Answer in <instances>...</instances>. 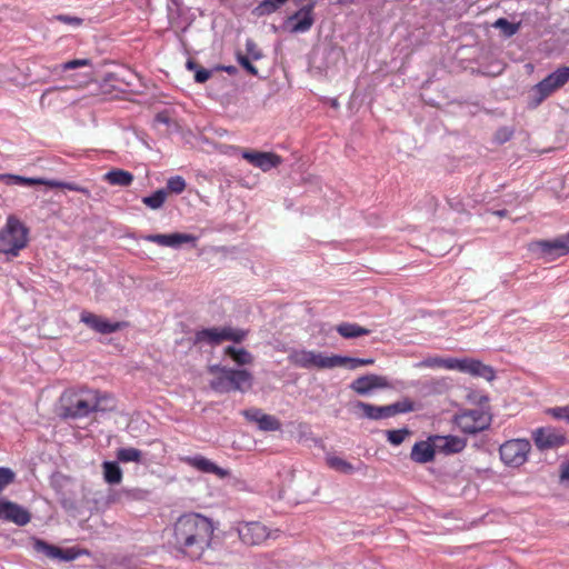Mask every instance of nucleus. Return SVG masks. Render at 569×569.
<instances>
[{
    "mask_svg": "<svg viewBox=\"0 0 569 569\" xmlns=\"http://www.w3.org/2000/svg\"><path fill=\"white\" fill-rule=\"evenodd\" d=\"M531 445L525 439H515L506 441L500 446V458L505 465L510 467H520L527 461Z\"/></svg>",
    "mask_w": 569,
    "mask_h": 569,
    "instance_id": "12",
    "label": "nucleus"
},
{
    "mask_svg": "<svg viewBox=\"0 0 569 569\" xmlns=\"http://www.w3.org/2000/svg\"><path fill=\"white\" fill-rule=\"evenodd\" d=\"M480 365H481V362L478 360H475V359H469V358L457 359L456 358L455 370H459L461 372H468L472 376H476Z\"/></svg>",
    "mask_w": 569,
    "mask_h": 569,
    "instance_id": "37",
    "label": "nucleus"
},
{
    "mask_svg": "<svg viewBox=\"0 0 569 569\" xmlns=\"http://www.w3.org/2000/svg\"><path fill=\"white\" fill-rule=\"evenodd\" d=\"M410 435V430L407 428L398 429V430H388L387 438L390 443L395 446L401 445L406 437Z\"/></svg>",
    "mask_w": 569,
    "mask_h": 569,
    "instance_id": "40",
    "label": "nucleus"
},
{
    "mask_svg": "<svg viewBox=\"0 0 569 569\" xmlns=\"http://www.w3.org/2000/svg\"><path fill=\"white\" fill-rule=\"evenodd\" d=\"M491 413L488 410H468L455 417L456 425L465 433L475 435L490 427Z\"/></svg>",
    "mask_w": 569,
    "mask_h": 569,
    "instance_id": "10",
    "label": "nucleus"
},
{
    "mask_svg": "<svg viewBox=\"0 0 569 569\" xmlns=\"http://www.w3.org/2000/svg\"><path fill=\"white\" fill-rule=\"evenodd\" d=\"M451 388L450 380L448 378L432 379L423 385L426 395H442Z\"/></svg>",
    "mask_w": 569,
    "mask_h": 569,
    "instance_id": "28",
    "label": "nucleus"
},
{
    "mask_svg": "<svg viewBox=\"0 0 569 569\" xmlns=\"http://www.w3.org/2000/svg\"><path fill=\"white\" fill-rule=\"evenodd\" d=\"M569 80V69L566 67L558 68L555 72L547 76L537 83L530 91L533 106L540 104L553 91L561 88Z\"/></svg>",
    "mask_w": 569,
    "mask_h": 569,
    "instance_id": "9",
    "label": "nucleus"
},
{
    "mask_svg": "<svg viewBox=\"0 0 569 569\" xmlns=\"http://www.w3.org/2000/svg\"><path fill=\"white\" fill-rule=\"evenodd\" d=\"M237 569H259L256 565H243L238 567Z\"/></svg>",
    "mask_w": 569,
    "mask_h": 569,
    "instance_id": "60",
    "label": "nucleus"
},
{
    "mask_svg": "<svg viewBox=\"0 0 569 569\" xmlns=\"http://www.w3.org/2000/svg\"><path fill=\"white\" fill-rule=\"evenodd\" d=\"M187 462L204 473H214L221 479L229 476L228 470L218 467L216 463L202 456L189 457L187 458Z\"/></svg>",
    "mask_w": 569,
    "mask_h": 569,
    "instance_id": "20",
    "label": "nucleus"
},
{
    "mask_svg": "<svg viewBox=\"0 0 569 569\" xmlns=\"http://www.w3.org/2000/svg\"><path fill=\"white\" fill-rule=\"evenodd\" d=\"M0 519L11 521L18 526H26L30 522L31 515L18 503L0 500Z\"/></svg>",
    "mask_w": 569,
    "mask_h": 569,
    "instance_id": "15",
    "label": "nucleus"
},
{
    "mask_svg": "<svg viewBox=\"0 0 569 569\" xmlns=\"http://www.w3.org/2000/svg\"><path fill=\"white\" fill-rule=\"evenodd\" d=\"M187 68H188L189 70H194V71H196V70H197V69H199L200 67L198 66V63H197L196 61H193V60H188V61H187Z\"/></svg>",
    "mask_w": 569,
    "mask_h": 569,
    "instance_id": "58",
    "label": "nucleus"
},
{
    "mask_svg": "<svg viewBox=\"0 0 569 569\" xmlns=\"http://www.w3.org/2000/svg\"><path fill=\"white\" fill-rule=\"evenodd\" d=\"M208 372L213 376L210 381V388L219 393L239 391L244 393L249 391L253 383V376L246 369H231L228 367L211 365L208 366Z\"/></svg>",
    "mask_w": 569,
    "mask_h": 569,
    "instance_id": "4",
    "label": "nucleus"
},
{
    "mask_svg": "<svg viewBox=\"0 0 569 569\" xmlns=\"http://www.w3.org/2000/svg\"><path fill=\"white\" fill-rule=\"evenodd\" d=\"M60 556H58V559L59 560H62V561H72L74 559H77L80 555L82 553H87L86 550H80V549H76V548H68V549H61L60 548Z\"/></svg>",
    "mask_w": 569,
    "mask_h": 569,
    "instance_id": "44",
    "label": "nucleus"
},
{
    "mask_svg": "<svg viewBox=\"0 0 569 569\" xmlns=\"http://www.w3.org/2000/svg\"><path fill=\"white\" fill-rule=\"evenodd\" d=\"M417 366L428 368H446L449 370H455L456 358L428 357L420 361Z\"/></svg>",
    "mask_w": 569,
    "mask_h": 569,
    "instance_id": "31",
    "label": "nucleus"
},
{
    "mask_svg": "<svg viewBox=\"0 0 569 569\" xmlns=\"http://www.w3.org/2000/svg\"><path fill=\"white\" fill-rule=\"evenodd\" d=\"M437 448L427 441H420L412 447L410 458L418 463H426L432 461L435 458V450Z\"/></svg>",
    "mask_w": 569,
    "mask_h": 569,
    "instance_id": "21",
    "label": "nucleus"
},
{
    "mask_svg": "<svg viewBox=\"0 0 569 569\" xmlns=\"http://www.w3.org/2000/svg\"><path fill=\"white\" fill-rule=\"evenodd\" d=\"M103 477L109 485H118L122 479V470L118 462L104 461L102 463Z\"/></svg>",
    "mask_w": 569,
    "mask_h": 569,
    "instance_id": "27",
    "label": "nucleus"
},
{
    "mask_svg": "<svg viewBox=\"0 0 569 569\" xmlns=\"http://www.w3.org/2000/svg\"><path fill=\"white\" fill-rule=\"evenodd\" d=\"M536 446L541 450L558 448L566 442V437L555 428H540L533 433Z\"/></svg>",
    "mask_w": 569,
    "mask_h": 569,
    "instance_id": "16",
    "label": "nucleus"
},
{
    "mask_svg": "<svg viewBox=\"0 0 569 569\" xmlns=\"http://www.w3.org/2000/svg\"><path fill=\"white\" fill-rule=\"evenodd\" d=\"M260 151H243L242 158L256 167Z\"/></svg>",
    "mask_w": 569,
    "mask_h": 569,
    "instance_id": "51",
    "label": "nucleus"
},
{
    "mask_svg": "<svg viewBox=\"0 0 569 569\" xmlns=\"http://www.w3.org/2000/svg\"><path fill=\"white\" fill-rule=\"evenodd\" d=\"M63 188L72 190V191L81 192V193H83L86 196H90V191L87 188L78 186L76 183L64 182V187Z\"/></svg>",
    "mask_w": 569,
    "mask_h": 569,
    "instance_id": "52",
    "label": "nucleus"
},
{
    "mask_svg": "<svg viewBox=\"0 0 569 569\" xmlns=\"http://www.w3.org/2000/svg\"><path fill=\"white\" fill-rule=\"evenodd\" d=\"M356 407L362 410L365 418L370 420H381L391 418L389 415V408L387 406H375L371 403L358 401Z\"/></svg>",
    "mask_w": 569,
    "mask_h": 569,
    "instance_id": "23",
    "label": "nucleus"
},
{
    "mask_svg": "<svg viewBox=\"0 0 569 569\" xmlns=\"http://www.w3.org/2000/svg\"><path fill=\"white\" fill-rule=\"evenodd\" d=\"M493 27L499 29L505 37L510 38L518 32L520 23H511L505 18H499L495 21Z\"/></svg>",
    "mask_w": 569,
    "mask_h": 569,
    "instance_id": "38",
    "label": "nucleus"
},
{
    "mask_svg": "<svg viewBox=\"0 0 569 569\" xmlns=\"http://www.w3.org/2000/svg\"><path fill=\"white\" fill-rule=\"evenodd\" d=\"M212 521L199 513H187L173 525V547L190 559H200L210 547L213 535Z\"/></svg>",
    "mask_w": 569,
    "mask_h": 569,
    "instance_id": "1",
    "label": "nucleus"
},
{
    "mask_svg": "<svg viewBox=\"0 0 569 569\" xmlns=\"http://www.w3.org/2000/svg\"><path fill=\"white\" fill-rule=\"evenodd\" d=\"M149 491L141 488L113 490L108 495L109 503H124L133 500H146Z\"/></svg>",
    "mask_w": 569,
    "mask_h": 569,
    "instance_id": "19",
    "label": "nucleus"
},
{
    "mask_svg": "<svg viewBox=\"0 0 569 569\" xmlns=\"http://www.w3.org/2000/svg\"><path fill=\"white\" fill-rule=\"evenodd\" d=\"M388 408L390 417H395L400 413L411 412L416 409L413 401H411L409 398H405L400 401L388 405Z\"/></svg>",
    "mask_w": 569,
    "mask_h": 569,
    "instance_id": "36",
    "label": "nucleus"
},
{
    "mask_svg": "<svg viewBox=\"0 0 569 569\" xmlns=\"http://www.w3.org/2000/svg\"><path fill=\"white\" fill-rule=\"evenodd\" d=\"M80 320L89 328L101 335H109L126 327V322H110L106 318L89 311H83Z\"/></svg>",
    "mask_w": 569,
    "mask_h": 569,
    "instance_id": "14",
    "label": "nucleus"
},
{
    "mask_svg": "<svg viewBox=\"0 0 569 569\" xmlns=\"http://www.w3.org/2000/svg\"><path fill=\"white\" fill-rule=\"evenodd\" d=\"M547 415H550L555 419L566 420L569 422V406L555 407L546 410Z\"/></svg>",
    "mask_w": 569,
    "mask_h": 569,
    "instance_id": "42",
    "label": "nucleus"
},
{
    "mask_svg": "<svg viewBox=\"0 0 569 569\" xmlns=\"http://www.w3.org/2000/svg\"><path fill=\"white\" fill-rule=\"evenodd\" d=\"M0 181L6 183L7 186H37L42 183V178H26L18 174L2 173L0 174Z\"/></svg>",
    "mask_w": 569,
    "mask_h": 569,
    "instance_id": "30",
    "label": "nucleus"
},
{
    "mask_svg": "<svg viewBox=\"0 0 569 569\" xmlns=\"http://www.w3.org/2000/svg\"><path fill=\"white\" fill-rule=\"evenodd\" d=\"M337 332L346 338V339H353L359 338L361 336H368L370 333V330L367 328H363L357 323H350V322H342L336 327Z\"/></svg>",
    "mask_w": 569,
    "mask_h": 569,
    "instance_id": "25",
    "label": "nucleus"
},
{
    "mask_svg": "<svg viewBox=\"0 0 569 569\" xmlns=\"http://www.w3.org/2000/svg\"><path fill=\"white\" fill-rule=\"evenodd\" d=\"M217 70H223V71L228 72L229 74H233L237 72V68L234 66H222V67H218Z\"/></svg>",
    "mask_w": 569,
    "mask_h": 569,
    "instance_id": "57",
    "label": "nucleus"
},
{
    "mask_svg": "<svg viewBox=\"0 0 569 569\" xmlns=\"http://www.w3.org/2000/svg\"><path fill=\"white\" fill-rule=\"evenodd\" d=\"M372 363H375V360L372 358H353L336 355V368L345 367L350 370H356L361 366H369Z\"/></svg>",
    "mask_w": 569,
    "mask_h": 569,
    "instance_id": "26",
    "label": "nucleus"
},
{
    "mask_svg": "<svg viewBox=\"0 0 569 569\" xmlns=\"http://www.w3.org/2000/svg\"><path fill=\"white\" fill-rule=\"evenodd\" d=\"M529 250L549 261L569 253V232L552 240H538L529 244Z\"/></svg>",
    "mask_w": 569,
    "mask_h": 569,
    "instance_id": "11",
    "label": "nucleus"
},
{
    "mask_svg": "<svg viewBox=\"0 0 569 569\" xmlns=\"http://www.w3.org/2000/svg\"><path fill=\"white\" fill-rule=\"evenodd\" d=\"M103 179L112 186L128 187L133 181V176L122 169H113L103 176Z\"/></svg>",
    "mask_w": 569,
    "mask_h": 569,
    "instance_id": "24",
    "label": "nucleus"
},
{
    "mask_svg": "<svg viewBox=\"0 0 569 569\" xmlns=\"http://www.w3.org/2000/svg\"><path fill=\"white\" fill-rule=\"evenodd\" d=\"M211 73H212V71H210V70H207L204 68H199L196 70L194 80L198 83H203L211 77Z\"/></svg>",
    "mask_w": 569,
    "mask_h": 569,
    "instance_id": "50",
    "label": "nucleus"
},
{
    "mask_svg": "<svg viewBox=\"0 0 569 569\" xmlns=\"http://www.w3.org/2000/svg\"><path fill=\"white\" fill-rule=\"evenodd\" d=\"M281 162V157L273 152H260L256 167L260 168L262 171H269L278 167Z\"/></svg>",
    "mask_w": 569,
    "mask_h": 569,
    "instance_id": "32",
    "label": "nucleus"
},
{
    "mask_svg": "<svg viewBox=\"0 0 569 569\" xmlns=\"http://www.w3.org/2000/svg\"><path fill=\"white\" fill-rule=\"evenodd\" d=\"M14 472L4 467H0V492L14 480Z\"/></svg>",
    "mask_w": 569,
    "mask_h": 569,
    "instance_id": "43",
    "label": "nucleus"
},
{
    "mask_svg": "<svg viewBox=\"0 0 569 569\" xmlns=\"http://www.w3.org/2000/svg\"><path fill=\"white\" fill-rule=\"evenodd\" d=\"M560 482H569V461L561 465Z\"/></svg>",
    "mask_w": 569,
    "mask_h": 569,
    "instance_id": "54",
    "label": "nucleus"
},
{
    "mask_svg": "<svg viewBox=\"0 0 569 569\" xmlns=\"http://www.w3.org/2000/svg\"><path fill=\"white\" fill-rule=\"evenodd\" d=\"M237 60H238L239 64L242 68H244L250 74H252V76H257L258 74V70L252 64L250 57H248L246 54H242L241 52H238L237 53Z\"/></svg>",
    "mask_w": 569,
    "mask_h": 569,
    "instance_id": "45",
    "label": "nucleus"
},
{
    "mask_svg": "<svg viewBox=\"0 0 569 569\" xmlns=\"http://www.w3.org/2000/svg\"><path fill=\"white\" fill-rule=\"evenodd\" d=\"M507 213H508V211H507L506 209L497 210V211L495 212V214H496V216H498V217H500V218L506 217V216H507Z\"/></svg>",
    "mask_w": 569,
    "mask_h": 569,
    "instance_id": "61",
    "label": "nucleus"
},
{
    "mask_svg": "<svg viewBox=\"0 0 569 569\" xmlns=\"http://www.w3.org/2000/svg\"><path fill=\"white\" fill-rule=\"evenodd\" d=\"M59 20L64 21V22H69V23H74V24H80L81 23V19L76 18V17L59 16Z\"/></svg>",
    "mask_w": 569,
    "mask_h": 569,
    "instance_id": "56",
    "label": "nucleus"
},
{
    "mask_svg": "<svg viewBox=\"0 0 569 569\" xmlns=\"http://www.w3.org/2000/svg\"><path fill=\"white\" fill-rule=\"evenodd\" d=\"M332 107H335V108L338 107V102L336 100L332 101Z\"/></svg>",
    "mask_w": 569,
    "mask_h": 569,
    "instance_id": "64",
    "label": "nucleus"
},
{
    "mask_svg": "<svg viewBox=\"0 0 569 569\" xmlns=\"http://www.w3.org/2000/svg\"><path fill=\"white\" fill-rule=\"evenodd\" d=\"M288 360L296 367L303 369H333L336 368V355H326L307 349H290Z\"/></svg>",
    "mask_w": 569,
    "mask_h": 569,
    "instance_id": "8",
    "label": "nucleus"
},
{
    "mask_svg": "<svg viewBox=\"0 0 569 569\" xmlns=\"http://www.w3.org/2000/svg\"><path fill=\"white\" fill-rule=\"evenodd\" d=\"M236 530L240 541L248 547L266 546L279 537L278 529H271L261 521L238 522Z\"/></svg>",
    "mask_w": 569,
    "mask_h": 569,
    "instance_id": "6",
    "label": "nucleus"
},
{
    "mask_svg": "<svg viewBox=\"0 0 569 569\" xmlns=\"http://www.w3.org/2000/svg\"><path fill=\"white\" fill-rule=\"evenodd\" d=\"M247 337V331L236 329L229 326L212 327L199 330L196 332L192 343L194 346L208 345L211 347L218 346L223 341H232L240 343Z\"/></svg>",
    "mask_w": 569,
    "mask_h": 569,
    "instance_id": "7",
    "label": "nucleus"
},
{
    "mask_svg": "<svg viewBox=\"0 0 569 569\" xmlns=\"http://www.w3.org/2000/svg\"><path fill=\"white\" fill-rule=\"evenodd\" d=\"M246 50L248 57H250L252 60H259L262 58L261 50L258 48L256 42L253 40L248 39L246 42Z\"/></svg>",
    "mask_w": 569,
    "mask_h": 569,
    "instance_id": "46",
    "label": "nucleus"
},
{
    "mask_svg": "<svg viewBox=\"0 0 569 569\" xmlns=\"http://www.w3.org/2000/svg\"><path fill=\"white\" fill-rule=\"evenodd\" d=\"M389 381L383 376L365 375L350 383V389L360 396H367L377 389L389 388Z\"/></svg>",
    "mask_w": 569,
    "mask_h": 569,
    "instance_id": "13",
    "label": "nucleus"
},
{
    "mask_svg": "<svg viewBox=\"0 0 569 569\" xmlns=\"http://www.w3.org/2000/svg\"><path fill=\"white\" fill-rule=\"evenodd\" d=\"M33 549L37 552L44 553L48 558L58 559L60 556V548L53 545H50L41 539H36L33 542Z\"/></svg>",
    "mask_w": 569,
    "mask_h": 569,
    "instance_id": "35",
    "label": "nucleus"
},
{
    "mask_svg": "<svg viewBox=\"0 0 569 569\" xmlns=\"http://www.w3.org/2000/svg\"><path fill=\"white\" fill-rule=\"evenodd\" d=\"M107 399L101 397L97 391H66L60 398L59 415L66 419H77L87 417L93 411H104L107 408L102 406V401Z\"/></svg>",
    "mask_w": 569,
    "mask_h": 569,
    "instance_id": "3",
    "label": "nucleus"
},
{
    "mask_svg": "<svg viewBox=\"0 0 569 569\" xmlns=\"http://www.w3.org/2000/svg\"><path fill=\"white\" fill-rule=\"evenodd\" d=\"M433 446L445 453H458L466 448L467 441L457 436H435L430 438Z\"/></svg>",
    "mask_w": 569,
    "mask_h": 569,
    "instance_id": "18",
    "label": "nucleus"
},
{
    "mask_svg": "<svg viewBox=\"0 0 569 569\" xmlns=\"http://www.w3.org/2000/svg\"><path fill=\"white\" fill-rule=\"evenodd\" d=\"M54 90H59V88H58V87H54V88L47 89V90L42 93V96H41V102H43V100H44L46 96H47L49 92L54 91Z\"/></svg>",
    "mask_w": 569,
    "mask_h": 569,
    "instance_id": "59",
    "label": "nucleus"
},
{
    "mask_svg": "<svg viewBox=\"0 0 569 569\" xmlns=\"http://www.w3.org/2000/svg\"><path fill=\"white\" fill-rule=\"evenodd\" d=\"M144 240L158 243L163 247L179 248L183 243H192L196 246L197 237L188 233L173 232L168 234H147Z\"/></svg>",
    "mask_w": 569,
    "mask_h": 569,
    "instance_id": "17",
    "label": "nucleus"
},
{
    "mask_svg": "<svg viewBox=\"0 0 569 569\" xmlns=\"http://www.w3.org/2000/svg\"><path fill=\"white\" fill-rule=\"evenodd\" d=\"M326 462L329 468H331L342 475H352L357 471H360V470L367 468L363 463H360L359 466L355 467L349 461H347L340 457L331 456V455H328L326 457Z\"/></svg>",
    "mask_w": 569,
    "mask_h": 569,
    "instance_id": "22",
    "label": "nucleus"
},
{
    "mask_svg": "<svg viewBox=\"0 0 569 569\" xmlns=\"http://www.w3.org/2000/svg\"><path fill=\"white\" fill-rule=\"evenodd\" d=\"M29 74H30V68L27 67V69H26V77L24 78L27 79L29 77Z\"/></svg>",
    "mask_w": 569,
    "mask_h": 569,
    "instance_id": "63",
    "label": "nucleus"
},
{
    "mask_svg": "<svg viewBox=\"0 0 569 569\" xmlns=\"http://www.w3.org/2000/svg\"><path fill=\"white\" fill-rule=\"evenodd\" d=\"M167 197H168V191L166 189H159L156 192H153L151 196L143 197L142 202L148 208L157 210L162 207Z\"/></svg>",
    "mask_w": 569,
    "mask_h": 569,
    "instance_id": "34",
    "label": "nucleus"
},
{
    "mask_svg": "<svg viewBox=\"0 0 569 569\" xmlns=\"http://www.w3.org/2000/svg\"><path fill=\"white\" fill-rule=\"evenodd\" d=\"M512 136V131L507 129V128H503V129H500L498 132H497V139L500 141V142H506L508 141Z\"/></svg>",
    "mask_w": 569,
    "mask_h": 569,
    "instance_id": "53",
    "label": "nucleus"
},
{
    "mask_svg": "<svg viewBox=\"0 0 569 569\" xmlns=\"http://www.w3.org/2000/svg\"><path fill=\"white\" fill-rule=\"evenodd\" d=\"M117 459L120 462H141L142 452L139 449L129 447L117 450Z\"/></svg>",
    "mask_w": 569,
    "mask_h": 569,
    "instance_id": "33",
    "label": "nucleus"
},
{
    "mask_svg": "<svg viewBox=\"0 0 569 569\" xmlns=\"http://www.w3.org/2000/svg\"><path fill=\"white\" fill-rule=\"evenodd\" d=\"M258 427L262 431H277L281 428V423L276 417L264 413L260 417Z\"/></svg>",
    "mask_w": 569,
    "mask_h": 569,
    "instance_id": "39",
    "label": "nucleus"
},
{
    "mask_svg": "<svg viewBox=\"0 0 569 569\" xmlns=\"http://www.w3.org/2000/svg\"><path fill=\"white\" fill-rule=\"evenodd\" d=\"M186 189V181L182 177H171L167 182V191L173 193H181Z\"/></svg>",
    "mask_w": 569,
    "mask_h": 569,
    "instance_id": "41",
    "label": "nucleus"
},
{
    "mask_svg": "<svg viewBox=\"0 0 569 569\" xmlns=\"http://www.w3.org/2000/svg\"><path fill=\"white\" fill-rule=\"evenodd\" d=\"M11 81H13L16 84L24 86L26 82H20L17 78H11Z\"/></svg>",
    "mask_w": 569,
    "mask_h": 569,
    "instance_id": "62",
    "label": "nucleus"
},
{
    "mask_svg": "<svg viewBox=\"0 0 569 569\" xmlns=\"http://www.w3.org/2000/svg\"><path fill=\"white\" fill-rule=\"evenodd\" d=\"M224 355L231 357L239 366L251 365L253 362V356L243 348L228 346L224 349Z\"/></svg>",
    "mask_w": 569,
    "mask_h": 569,
    "instance_id": "29",
    "label": "nucleus"
},
{
    "mask_svg": "<svg viewBox=\"0 0 569 569\" xmlns=\"http://www.w3.org/2000/svg\"><path fill=\"white\" fill-rule=\"evenodd\" d=\"M244 418L250 422H256L259 425L260 417H263V412L258 408H250L242 411Z\"/></svg>",
    "mask_w": 569,
    "mask_h": 569,
    "instance_id": "49",
    "label": "nucleus"
},
{
    "mask_svg": "<svg viewBox=\"0 0 569 569\" xmlns=\"http://www.w3.org/2000/svg\"><path fill=\"white\" fill-rule=\"evenodd\" d=\"M91 66V61L89 59H74L70 60L61 66L63 71L71 70L80 67H89Z\"/></svg>",
    "mask_w": 569,
    "mask_h": 569,
    "instance_id": "48",
    "label": "nucleus"
},
{
    "mask_svg": "<svg viewBox=\"0 0 569 569\" xmlns=\"http://www.w3.org/2000/svg\"><path fill=\"white\" fill-rule=\"evenodd\" d=\"M288 0H262L254 9L253 13L258 17L270 14L277 11ZM299 9L289 16L284 27L291 33H302L311 29L315 23L313 9L316 0H295Z\"/></svg>",
    "mask_w": 569,
    "mask_h": 569,
    "instance_id": "2",
    "label": "nucleus"
},
{
    "mask_svg": "<svg viewBox=\"0 0 569 569\" xmlns=\"http://www.w3.org/2000/svg\"><path fill=\"white\" fill-rule=\"evenodd\" d=\"M41 184L48 186L50 188H63L64 187V182H62V181L46 180V179H42Z\"/></svg>",
    "mask_w": 569,
    "mask_h": 569,
    "instance_id": "55",
    "label": "nucleus"
},
{
    "mask_svg": "<svg viewBox=\"0 0 569 569\" xmlns=\"http://www.w3.org/2000/svg\"><path fill=\"white\" fill-rule=\"evenodd\" d=\"M477 377H482L485 378L487 381H492L495 380L496 378V371L493 370L492 367L490 366H487L485 363L481 362L479 369H478V372L476 375Z\"/></svg>",
    "mask_w": 569,
    "mask_h": 569,
    "instance_id": "47",
    "label": "nucleus"
},
{
    "mask_svg": "<svg viewBox=\"0 0 569 569\" xmlns=\"http://www.w3.org/2000/svg\"><path fill=\"white\" fill-rule=\"evenodd\" d=\"M29 229L16 216L10 214L0 229V253L17 257L28 244Z\"/></svg>",
    "mask_w": 569,
    "mask_h": 569,
    "instance_id": "5",
    "label": "nucleus"
}]
</instances>
